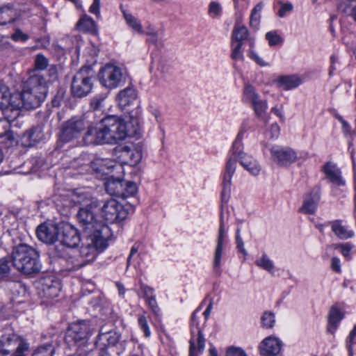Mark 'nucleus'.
<instances>
[{"label": "nucleus", "mask_w": 356, "mask_h": 356, "mask_svg": "<svg viewBox=\"0 0 356 356\" xmlns=\"http://www.w3.org/2000/svg\"><path fill=\"white\" fill-rule=\"evenodd\" d=\"M280 87L286 90H291L302 83V79L298 75L282 76L278 79Z\"/></svg>", "instance_id": "37"}, {"label": "nucleus", "mask_w": 356, "mask_h": 356, "mask_svg": "<svg viewBox=\"0 0 356 356\" xmlns=\"http://www.w3.org/2000/svg\"><path fill=\"white\" fill-rule=\"evenodd\" d=\"M321 171L327 178L338 179L343 176L341 168L333 161L326 162L321 167Z\"/></svg>", "instance_id": "35"}, {"label": "nucleus", "mask_w": 356, "mask_h": 356, "mask_svg": "<svg viewBox=\"0 0 356 356\" xmlns=\"http://www.w3.org/2000/svg\"><path fill=\"white\" fill-rule=\"evenodd\" d=\"M243 101L250 105L258 118L262 117L268 109L267 101L261 99L256 89L248 83L244 87Z\"/></svg>", "instance_id": "15"}, {"label": "nucleus", "mask_w": 356, "mask_h": 356, "mask_svg": "<svg viewBox=\"0 0 356 356\" xmlns=\"http://www.w3.org/2000/svg\"><path fill=\"white\" fill-rule=\"evenodd\" d=\"M87 131L83 136V143L86 145H95L106 143L102 129L99 124V127L90 124L88 121Z\"/></svg>", "instance_id": "27"}, {"label": "nucleus", "mask_w": 356, "mask_h": 356, "mask_svg": "<svg viewBox=\"0 0 356 356\" xmlns=\"http://www.w3.org/2000/svg\"><path fill=\"white\" fill-rule=\"evenodd\" d=\"M146 302L149 305V308L152 309V311L155 314H157L159 312V308L158 307L155 296H153L152 297L147 298L146 300Z\"/></svg>", "instance_id": "58"}, {"label": "nucleus", "mask_w": 356, "mask_h": 356, "mask_svg": "<svg viewBox=\"0 0 356 356\" xmlns=\"http://www.w3.org/2000/svg\"><path fill=\"white\" fill-rule=\"evenodd\" d=\"M95 327L90 321L79 320L72 323L67 329V339L79 345H85L93 334Z\"/></svg>", "instance_id": "11"}, {"label": "nucleus", "mask_w": 356, "mask_h": 356, "mask_svg": "<svg viewBox=\"0 0 356 356\" xmlns=\"http://www.w3.org/2000/svg\"><path fill=\"white\" fill-rule=\"evenodd\" d=\"M331 268L332 269L337 272V273H341V262L338 257H332L331 260Z\"/></svg>", "instance_id": "63"}, {"label": "nucleus", "mask_w": 356, "mask_h": 356, "mask_svg": "<svg viewBox=\"0 0 356 356\" xmlns=\"http://www.w3.org/2000/svg\"><path fill=\"white\" fill-rule=\"evenodd\" d=\"M100 0H93V3L90 7V13L95 15L97 17H100Z\"/></svg>", "instance_id": "61"}, {"label": "nucleus", "mask_w": 356, "mask_h": 356, "mask_svg": "<svg viewBox=\"0 0 356 356\" xmlns=\"http://www.w3.org/2000/svg\"><path fill=\"white\" fill-rule=\"evenodd\" d=\"M330 247L332 248H334V249L340 248L342 255L344 257L350 258V252L353 249V245L350 243H347L340 244V245L335 244V245H331Z\"/></svg>", "instance_id": "51"}, {"label": "nucleus", "mask_w": 356, "mask_h": 356, "mask_svg": "<svg viewBox=\"0 0 356 356\" xmlns=\"http://www.w3.org/2000/svg\"><path fill=\"white\" fill-rule=\"evenodd\" d=\"M60 234V223L44 222L38 226L37 236L40 241L51 244L59 239Z\"/></svg>", "instance_id": "21"}, {"label": "nucleus", "mask_w": 356, "mask_h": 356, "mask_svg": "<svg viewBox=\"0 0 356 356\" xmlns=\"http://www.w3.org/2000/svg\"><path fill=\"white\" fill-rule=\"evenodd\" d=\"M222 8L220 3L217 1H211L209 4L208 14L212 18H216L221 15Z\"/></svg>", "instance_id": "46"}, {"label": "nucleus", "mask_w": 356, "mask_h": 356, "mask_svg": "<svg viewBox=\"0 0 356 356\" xmlns=\"http://www.w3.org/2000/svg\"><path fill=\"white\" fill-rule=\"evenodd\" d=\"M248 55L250 58L254 60L259 65H261V66L266 65V63L264 61V60L262 58H261L252 48L250 49Z\"/></svg>", "instance_id": "60"}, {"label": "nucleus", "mask_w": 356, "mask_h": 356, "mask_svg": "<svg viewBox=\"0 0 356 356\" xmlns=\"http://www.w3.org/2000/svg\"><path fill=\"white\" fill-rule=\"evenodd\" d=\"M343 318V312L339 308L332 307L330 309L328 316L327 331L331 334H334Z\"/></svg>", "instance_id": "32"}, {"label": "nucleus", "mask_w": 356, "mask_h": 356, "mask_svg": "<svg viewBox=\"0 0 356 356\" xmlns=\"http://www.w3.org/2000/svg\"><path fill=\"white\" fill-rule=\"evenodd\" d=\"M54 348L51 344H45L38 347L32 356H53Z\"/></svg>", "instance_id": "45"}, {"label": "nucleus", "mask_w": 356, "mask_h": 356, "mask_svg": "<svg viewBox=\"0 0 356 356\" xmlns=\"http://www.w3.org/2000/svg\"><path fill=\"white\" fill-rule=\"evenodd\" d=\"M266 39L270 46L277 45L282 42L281 37L275 31L268 32L266 34Z\"/></svg>", "instance_id": "52"}, {"label": "nucleus", "mask_w": 356, "mask_h": 356, "mask_svg": "<svg viewBox=\"0 0 356 356\" xmlns=\"http://www.w3.org/2000/svg\"><path fill=\"white\" fill-rule=\"evenodd\" d=\"M41 295L47 299H53L58 296L61 291L60 280L55 275H47L40 280Z\"/></svg>", "instance_id": "19"}, {"label": "nucleus", "mask_w": 356, "mask_h": 356, "mask_svg": "<svg viewBox=\"0 0 356 356\" xmlns=\"http://www.w3.org/2000/svg\"><path fill=\"white\" fill-rule=\"evenodd\" d=\"M138 98V94L133 87H127L120 90L116 96V102L122 109L134 104Z\"/></svg>", "instance_id": "28"}, {"label": "nucleus", "mask_w": 356, "mask_h": 356, "mask_svg": "<svg viewBox=\"0 0 356 356\" xmlns=\"http://www.w3.org/2000/svg\"><path fill=\"white\" fill-rule=\"evenodd\" d=\"M228 242V236H217L213 252L212 266L213 270L218 274L221 273L222 257L225 254V249Z\"/></svg>", "instance_id": "22"}, {"label": "nucleus", "mask_w": 356, "mask_h": 356, "mask_svg": "<svg viewBox=\"0 0 356 356\" xmlns=\"http://www.w3.org/2000/svg\"><path fill=\"white\" fill-rule=\"evenodd\" d=\"M145 314L146 312H144L143 314L138 315V324L140 329L143 331L144 336L146 338H148L151 336L152 332L149 327Z\"/></svg>", "instance_id": "43"}, {"label": "nucleus", "mask_w": 356, "mask_h": 356, "mask_svg": "<svg viewBox=\"0 0 356 356\" xmlns=\"http://www.w3.org/2000/svg\"><path fill=\"white\" fill-rule=\"evenodd\" d=\"M243 43L231 42V57L236 60H243L244 56L242 50Z\"/></svg>", "instance_id": "42"}, {"label": "nucleus", "mask_w": 356, "mask_h": 356, "mask_svg": "<svg viewBox=\"0 0 356 356\" xmlns=\"http://www.w3.org/2000/svg\"><path fill=\"white\" fill-rule=\"evenodd\" d=\"M255 264L270 274L275 273V264L270 257L265 253L255 261Z\"/></svg>", "instance_id": "40"}, {"label": "nucleus", "mask_w": 356, "mask_h": 356, "mask_svg": "<svg viewBox=\"0 0 356 356\" xmlns=\"http://www.w3.org/2000/svg\"><path fill=\"white\" fill-rule=\"evenodd\" d=\"M99 82L107 88L118 87L124 81L122 69L113 63H107L99 72Z\"/></svg>", "instance_id": "13"}, {"label": "nucleus", "mask_w": 356, "mask_h": 356, "mask_svg": "<svg viewBox=\"0 0 356 356\" xmlns=\"http://www.w3.org/2000/svg\"><path fill=\"white\" fill-rule=\"evenodd\" d=\"M105 188L111 195L123 199L134 197L138 192V184L129 179H107Z\"/></svg>", "instance_id": "12"}, {"label": "nucleus", "mask_w": 356, "mask_h": 356, "mask_svg": "<svg viewBox=\"0 0 356 356\" xmlns=\"http://www.w3.org/2000/svg\"><path fill=\"white\" fill-rule=\"evenodd\" d=\"M14 41H26L29 39V35L24 33L21 30H17L11 36Z\"/></svg>", "instance_id": "59"}, {"label": "nucleus", "mask_w": 356, "mask_h": 356, "mask_svg": "<svg viewBox=\"0 0 356 356\" xmlns=\"http://www.w3.org/2000/svg\"><path fill=\"white\" fill-rule=\"evenodd\" d=\"M141 108L137 106L125 115L124 122L128 128L129 135L137 134L141 125Z\"/></svg>", "instance_id": "26"}, {"label": "nucleus", "mask_w": 356, "mask_h": 356, "mask_svg": "<svg viewBox=\"0 0 356 356\" xmlns=\"http://www.w3.org/2000/svg\"><path fill=\"white\" fill-rule=\"evenodd\" d=\"M242 140L243 133L240 132L234 140L230 150V155L225 166V176L229 178L234 176L237 161L252 176H258L261 170L257 161L243 151Z\"/></svg>", "instance_id": "3"}, {"label": "nucleus", "mask_w": 356, "mask_h": 356, "mask_svg": "<svg viewBox=\"0 0 356 356\" xmlns=\"http://www.w3.org/2000/svg\"><path fill=\"white\" fill-rule=\"evenodd\" d=\"M93 207H81L77 214L78 220L83 229L88 234H99L102 226H107L106 224L95 220L91 209Z\"/></svg>", "instance_id": "18"}, {"label": "nucleus", "mask_w": 356, "mask_h": 356, "mask_svg": "<svg viewBox=\"0 0 356 356\" xmlns=\"http://www.w3.org/2000/svg\"><path fill=\"white\" fill-rule=\"evenodd\" d=\"M235 241L236 245V249L238 251L243 254L244 256V260L245 259V257L248 255V252L245 248L244 243L241 236V228H237L236 230V236Z\"/></svg>", "instance_id": "48"}, {"label": "nucleus", "mask_w": 356, "mask_h": 356, "mask_svg": "<svg viewBox=\"0 0 356 356\" xmlns=\"http://www.w3.org/2000/svg\"><path fill=\"white\" fill-rule=\"evenodd\" d=\"M242 15L238 17L235 22L232 36L231 42H242L248 38V31L247 28L242 24Z\"/></svg>", "instance_id": "31"}, {"label": "nucleus", "mask_w": 356, "mask_h": 356, "mask_svg": "<svg viewBox=\"0 0 356 356\" xmlns=\"http://www.w3.org/2000/svg\"><path fill=\"white\" fill-rule=\"evenodd\" d=\"M93 75L88 67H82L74 76L71 90L72 94L78 97L87 96L93 87Z\"/></svg>", "instance_id": "9"}, {"label": "nucleus", "mask_w": 356, "mask_h": 356, "mask_svg": "<svg viewBox=\"0 0 356 356\" xmlns=\"http://www.w3.org/2000/svg\"><path fill=\"white\" fill-rule=\"evenodd\" d=\"M42 129L40 127H33L26 130L21 137V144L24 147H33L43 138Z\"/></svg>", "instance_id": "29"}, {"label": "nucleus", "mask_w": 356, "mask_h": 356, "mask_svg": "<svg viewBox=\"0 0 356 356\" xmlns=\"http://www.w3.org/2000/svg\"><path fill=\"white\" fill-rule=\"evenodd\" d=\"M356 337V325L354 326L353 330L350 331L348 337H347L346 343L347 347L350 349L352 345L354 343V339Z\"/></svg>", "instance_id": "64"}, {"label": "nucleus", "mask_w": 356, "mask_h": 356, "mask_svg": "<svg viewBox=\"0 0 356 356\" xmlns=\"http://www.w3.org/2000/svg\"><path fill=\"white\" fill-rule=\"evenodd\" d=\"M120 333L115 330H105V329L102 327L97 335L96 346L99 348L108 350V347H113L118 344L122 352L126 349L127 341H120Z\"/></svg>", "instance_id": "17"}, {"label": "nucleus", "mask_w": 356, "mask_h": 356, "mask_svg": "<svg viewBox=\"0 0 356 356\" xmlns=\"http://www.w3.org/2000/svg\"><path fill=\"white\" fill-rule=\"evenodd\" d=\"M264 8L263 2L257 3L252 10L250 16V26L251 28L258 29L261 18V11Z\"/></svg>", "instance_id": "38"}, {"label": "nucleus", "mask_w": 356, "mask_h": 356, "mask_svg": "<svg viewBox=\"0 0 356 356\" xmlns=\"http://www.w3.org/2000/svg\"><path fill=\"white\" fill-rule=\"evenodd\" d=\"M29 348V344L15 334L8 337L0 341V355H8L13 353V356H25L24 353Z\"/></svg>", "instance_id": "16"}, {"label": "nucleus", "mask_w": 356, "mask_h": 356, "mask_svg": "<svg viewBox=\"0 0 356 356\" xmlns=\"http://www.w3.org/2000/svg\"><path fill=\"white\" fill-rule=\"evenodd\" d=\"M231 179H224L222 183V191L221 193L222 208L227 206L231 194Z\"/></svg>", "instance_id": "41"}, {"label": "nucleus", "mask_w": 356, "mask_h": 356, "mask_svg": "<svg viewBox=\"0 0 356 356\" xmlns=\"http://www.w3.org/2000/svg\"><path fill=\"white\" fill-rule=\"evenodd\" d=\"M105 100L104 96H96L91 99L90 106L95 109H100L102 107L104 101Z\"/></svg>", "instance_id": "57"}, {"label": "nucleus", "mask_w": 356, "mask_h": 356, "mask_svg": "<svg viewBox=\"0 0 356 356\" xmlns=\"http://www.w3.org/2000/svg\"><path fill=\"white\" fill-rule=\"evenodd\" d=\"M99 234H88L79 250V256L72 260L74 270L82 268L93 261L97 255L108 247V240L112 236L108 226H102Z\"/></svg>", "instance_id": "1"}, {"label": "nucleus", "mask_w": 356, "mask_h": 356, "mask_svg": "<svg viewBox=\"0 0 356 356\" xmlns=\"http://www.w3.org/2000/svg\"><path fill=\"white\" fill-rule=\"evenodd\" d=\"M72 200L76 204H80L82 207H95L97 201L92 197L91 193L85 189H76L73 192Z\"/></svg>", "instance_id": "30"}, {"label": "nucleus", "mask_w": 356, "mask_h": 356, "mask_svg": "<svg viewBox=\"0 0 356 356\" xmlns=\"http://www.w3.org/2000/svg\"><path fill=\"white\" fill-rule=\"evenodd\" d=\"M149 111L153 116H154L158 123L161 122V112L157 107L151 105L149 106Z\"/></svg>", "instance_id": "62"}, {"label": "nucleus", "mask_w": 356, "mask_h": 356, "mask_svg": "<svg viewBox=\"0 0 356 356\" xmlns=\"http://www.w3.org/2000/svg\"><path fill=\"white\" fill-rule=\"evenodd\" d=\"M338 10L356 21V0H337Z\"/></svg>", "instance_id": "33"}, {"label": "nucleus", "mask_w": 356, "mask_h": 356, "mask_svg": "<svg viewBox=\"0 0 356 356\" xmlns=\"http://www.w3.org/2000/svg\"><path fill=\"white\" fill-rule=\"evenodd\" d=\"M224 207H221V211L220 215V225L217 236H228V229L226 227V222L225 220L223 214Z\"/></svg>", "instance_id": "50"}, {"label": "nucleus", "mask_w": 356, "mask_h": 356, "mask_svg": "<svg viewBox=\"0 0 356 356\" xmlns=\"http://www.w3.org/2000/svg\"><path fill=\"white\" fill-rule=\"evenodd\" d=\"M10 272V266L8 260L0 259V280L7 277Z\"/></svg>", "instance_id": "55"}, {"label": "nucleus", "mask_w": 356, "mask_h": 356, "mask_svg": "<svg viewBox=\"0 0 356 356\" xmlns=\"http://www.w3.org/2000/svg\"><path fill=\"white\" fill-rule=\"evenodd\" d=\"M39 254L33 248L26 244L15 246L12 252L13 266L24 274L36 273L40 270Z\"/></svg>", "instance_id": "5"}, {"label": "nucleus", "mask_w": 356, "mask_h": 356, "mask_svg": "<svg viewBox=\"0 0 356 356\" xmlns=\"http://www.w3.org/2000/svg\"><path fill=\"white\" fill-rule=\"evenodd\" d=\"M261 321L263 327L266 329L272 328L275 323V315L272 312H266L263 314Z\"/></svg>", "instance_id": "44"}, {"label": "nucleus", "mask_w": 356, "mask_h": 356, "mask_svg": "<svg viewBox=\"0 0 356 356\" xmlns=\"http://www.w3.org/2000/svg\"><path fill=\"white\" fill-rule=\"evenodd\" d=\"M49 65L48 59L42 54L35 56L34 67L37 70H44Z\"/></svg>", "instance_id": "47"}, {"label": "nucleus", "mask_w": 356, "mask_h": 356, "mask_svg": "<svg viewBox=\"0 0 356 356\" xmlns=\"http://www.w3.org/2000/svg\"><path fill=\"white\" fill-rule=\"evenodd\" d=\"M272 159L280 165H286L295 161L297 156L295 152L290 148L279 146L273 147L270 149Z\"/></svg>", "instance_id": "23"}, {"label": "nucleus", "mask_w": 356, "mask_h": 356, "mask_svg": "<svg viewBox=\"0 0 356 356\" xmlns=\"http://www.w3.org/2000/svg\"><path fill=\"white\" fill-rule=\"evenodd\" d=\"M120 151L122 153V157L129 159V164L117 163L108 159L101 160L102 169L100 170L104 171V168L108 170L111 169L112 174L108 176V178H122L129 175L138 176L133 165L138 164L142 159L140 147L134 145H123L120 147Z\"/></svg>", "instance_id": "4"}, {"label": "nucleus", "mask_w": 356, "mask_h": 356, "mask_svg": "<svg viewBox=\"0 0 356 356\" xmlns=\"http://www.w3.org/2000/svg\"><path fill=\"white\" fill-rule=\"evenodd\" d=\"M123 16L128 26L139 34L144 33L140 22L131 13L123 11Z\"/></svg>", "instance_id": "39"}, {"label": "nucleus", "mask_w": 356, "mask_h": 356, "mask_svg": "<svg viewBox=\"0 0 356 356\" xmlns=\"http://www.w3.org/2000/svg\"><path fill=\"white\" fill-rule=\"evenodd\" d=\"M100 216L109 223H117L127 218V211L121 203L111 198L103 202L100 209Z\"/></svg>", "instance_id": "14"}, {"label": "nucleus", "mask_w": 356, "mask_h": 356, "mask_svg": "<svg viewBox=\"0 0 356 356\" xmlns=\"http://www.w3.org/2000/svg\"><path fill=\"white\" fill-rule=\"evenodd\" d=\"M332 230L334 234L342 240H346L353 236L354 232L348 226L342 225L339 220L332 222Z\"/></svg>", "instance_id": "34"}, {"label": "nucleus", "mask_w": 356, "mask_h": 356, "mask_svg": "<svg viewBox=\"0 0 356 356\" xmlns=\"http://www.w3.org/2000/svg\"><path fill=\"white\" fill-rule=\"evenodd\" d=\"M282 341L277 337L270 336L265 338L259 345V350L263 356H277L281 351Z\"/></svg>", "instance_id": "25"}, {"label": "nucleus", "mask_w": 356, "mask_h": 356, "mask_svg": "<svg viewBox=\"0 0 356 356\" xmlns=\"http://www.w3.org/2000/svg\"><path fill=\"white\" fill-rule=\"evenodd\" d=\"M213 308V301L211 300L205 311L203 312L204 321L200 325L199 318L197 314L200 312L201 307H198L193 313L191 316L190 339V354L189 356H196L197 353H202L204 349L205 340L202 334V328L204 324L208 319Z\"/></svg>", "instance_id": "6"}, {"label": "nucleus", "mask_w": 356, "mask_h": 356, "mask_svg": "<svg viewBox=\"0 0 356 356\" xmlns=\"http://www.w3.org/2000/svg\"><path fill=\"white\" fill-rule=\"evenodd\" d=\"M76 28L83 32L96 33L97 31L96 22L87 15L80 18L76 24Z\"/></svg>", "instance_id": "36"}, {"label": "nucleus", "mask_w": 356, "mask_h": 356, "mask_svg": "<svg viewBox=\"0 0 356 356\" xmlns=\"http://www.w3.org/2000/svg\"><path fill=\"white\" fill-rule=\"evenodd\" d=\"M15 120H10L3 116V119L0 118V137L9 134L10 124Z\"/></svg>", "instance_id": "49"}, {"label": "nucleus", "mask_w": 356, "mask_h": 356, "mask_svg": "<svg viewBox=\"0 0 356 356\" xmlns=\"http://www.w3.org/2000/svg\"><path fill=\"white\" fill-rule=\"evenodd\" d=\"M60 234L59 240L60 243L68 248H76L80 243L81 237L78 229L70 224L60 223Z\"/></svg>", "instance_id": "20"}, {"label": "nucleus", "mask_w": 356, "mask_h": 356, "mask_svg": "<svg viewBox=\"0 0 356 356\" xmlns=\"http://www.w3.org/2000/svg\"><path fill=\"white\" fill-rule=\"evenodd\" d=\"M106 143L115 144L129 134L124 120L116 115H108L100 121Z\"/></svg>", "instance_id": "7"}, {"label": "nucleus", "mask_w": 356, "mask_h": 356, "mask_svg": "<svg viewBox=\"0 0 356 356\" xmlns=\"http://www.w3.org/2000/svg\"><path fill=\"white\" fill-rule=\"evenodd\" d=\"M48 92V84L45 78L39 74L31 76L24 83L20 96L19 113L24 107L26 109L35 108L45 99Z\"/></svg>", "instance_id": "2"}, {"label": "nucleus", "mask_w": 356, "mask_h": 356, "mask_svg": "<svg viewBox=\"0 0 356 356\" xmlns=\"http://www.w3.org/2000/svg\"><path fill=\"white\" fill-rule=\"evenodd\" d=\"M88 127V120L84 115H76L66 120L61 128L60 139L65 142H70L81 135Z\"/></svg>", "instance_id": "10"}, {"label": "nucleus", "mask_w": 356, "mask_h": 356, "mask_svg": "<svg viewBox=\"0 0 356 356\" xmlns=\"http://www.w3.org/2000/svg\"><path fill=\"white\" fill-rule=\"evenodd\" d=\"M19 104L18 92L11 94L6 85L0 84V110L2 115L10 120H15L20 115Z\"/></svg>", "instance_id": "8"}, {"label": "nucleus", "mask_w": 356, "mask_h": 356, "mask_svg": "<svg viewBox=\"0 0 356 356\" xmlns=\"http://www.w3.org/2000/svg\"><path fill=\"white\" fill-rule=\"evenodd\" d=\"M278 3L280 6L277 13L280 17H284L286 13L291 12L293 8L292 3L289 2L284 3L280 1Z\"/></svg>", "instance_id": "53"}, {"label": "nucleus", "mask_w": 356, "mask_h": 356, "mask_svg": "<svg viewBox=\"0 0 356 356\" xmlns=\"http://www.w3.org/2000/svg\"><path fill=\"white\" fill-rule=\"evenodd\" d=\"M320 200V189L318 187L307 193L304 197L303 203L300 210L304 214H314Z\"/></svg>", "instance_id": "24"}, {"label": "nucleus", "mask_w": 356, "mask_h": 356, "mask_svg": "<svg viewBox=\"0 0 356 356\" xmlns=\"http://www.w3.org/2000/svg\"><path fill=\"white\" fill-rule=\"evenodd\" d=\"M226 356H247V355L241 348L229 347L227 350Z\"/></svg>", "instance_id": "56"}, {"label": "nucleus", "mask_w": 356, "mask_h": 356, "mask_svg": "<svg viewBox=\"0 0 356 356\" xmlns=\"http://www.w3.org/2000/svg\"><path fill=\"white\" fill-rule=\"evenodd\" d=\"M138 296L140 297H143L147 300V298L154 296V289L145 284H141L138 291Z\"/></svg>", "instance_id": "54"}]
</instances>
